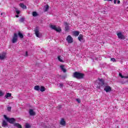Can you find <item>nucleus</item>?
<instances>
[{"label": "nucleus", "mask_w": 128, "mask_h": 128, "mask_svg": "<svg viewBox=\"0 0 128 128\" xmlns=\"http://www.w3.org/2000/svg\"><path fill=\"white\" fill-rule=\"evenodd\" d=\"M104 1H107V2H112V0H104Z\"/></svg>", "instance_id": "obj_38"}, {"label": "nucleus", "mask_w": 128, "mask_h": 128, "mask_svg": "<svg viewBox=\"0 0 128 128\" xmlns=\"http://www.w3.org/2000/svg\"><path fill=\"white\" fill-rule=\"evenodd\" d=\"M64 86V84H60V88H62V86Z\"/></svg>", "instance_id": "obj_35"}, {"label": "nucleus", "mask_w": 128, "mask_h": 128, "mask_svg": "<svg viewBox=\"0 0 128 128\" xmlns=\"http://www.w3.org/2000/svg\"><path fill=\"white\" fill-rule=\"evenodd\" d=\"M6 58V53L5 52H2L0 53V60H2Z\"/></svg>", "instance_id": "obj_9"}, {"label": "nucleus", "mask_w": 128, "mask_h": 128, "mask_svg": "<svg viewBox=\"0 0 128 128\" xmlns=\"http://www.w3.org/2000/svg\"><path fill=\"white\" fill-rule=\"evenodd\" d=\"M40 92H44V90H46V88H44V86H42L40 88Z\"/></svg>", "instance_id": "obj_24"}, {"label": "nucleus", "mask_w": 128, "mask_h": 128, "mask_svg": "<svg viewBox=\"0 0 128 128\" xmlns=\"http://www.w3.org/2000/svg\"><path fill=\"white\" fill-rule=\"evenodd\" d=\"M48 8H49L48 5L45 6L44 8V12H48Z\"/></svg>", "instance_id": "obj_18"}, {"label": "nucleus", "mask_w": 128, "mask_h": 128, "mask_svg": "<svg viewBox=\"0 0 128 128\" xmlns=\"http://www.w3.org/2000/svg\"><path fill=\"white\" fill-rule=\"evenodd\" d=\"M50 28H52V30H56L58 32H62V29L60 28V26L56 27V25H50Z\"/></svg>", "instance_id": "obj_3"}, {"label": "nucleus", "mask_w": 128, "mask_h": 128, "mask_svg": "<svg viewBox=\"0 0 128 128\" xmlns=\"http://www.w3.org/2000/svg\"><path fill=\"white\" fill-rule=\"evenodd\" d=\"M117 2L118 4H120V0H117Z\"/></svg>", "instance_id": "obj_37"}, {"label": "nucleus", "mask_w": 128, "mask_h": 128, "mask_svg": "<svg viewBox=\"0 0 128 128\" xmlns=\"http://www.w3.org/2000/svg\"><path fill=\"white\" fill-rule=\"evenodd\" d=\"M60 68H61V70L63 72H66V69L64 68V65H61L60 66Z\"/></svg>", "instance_id": "obj_14"}, {"label": "nucleus", "mask_w": 128, "mask_h": 128, "mask_svg": "<svg viewBox=\"0 0 128 128\" xmlns=\"http://www.w3.org/2000/svg\"><path fill=\"white\" fill-rule=\"evenodd\" d=\"M76 102H78V104H80V100L79 98H77V99H76Z\"/></svg>", "instance_id": "obj_33"}, {"label": "nucleus", "mask_w": 128, "mask_h": 128, "mask_svg": "<svg viewBox=\"0 0 128 128\" xmlns=\"http://www.w3.org/2000/svg\"><path fill=\"white\" fill-rule=\"evenodd\" d=\"M73 34H74V36H78V34H80V32L74 31V32H73Z\"/></svg>", "instance_id": "obj_20"}, {"label": "nucleus", "mask_w": 128, "mask_h": 128, "mask_svg": "<svg viewBox=\"0 0 128 128\" xmlns=\"http://www.w3.org/2000/svg\"><path fill=\"white\" fill-rule=\"evenodd\" d=\"M14 126L18 128H22V125H20L18 124H14Z\"/></svg>", "instance_id": "obj_25"}, {"label": "nucleus", "mask_w": 128, "mask_h": 128, "mask_svg": "<svg viewBox=\"0 0 128 128\" xmlns=\"http://www.w3.org/2000/svg\"><path fill=\"white\" fill-rule=\"evenodd\" d=\"M60 126H66V120L64 118H62L60 120Z\"/></svg>", "instance_id": "obj_10"}, {"label": "nucleus", "mask_w": 128, "mask_h": 128, "mask_svg": "<svg viewBox=\"0 0 128 128\" xmlns=\"http://www.w3.org/2000/svg\"><path fill=\"white\" fill-rule=\"evenodd\" d=\"M12 44H16V42H18V34H16V33L14 34L12 39Z\"/></svg>", "instance_id": "obj_6"}, {"label": "nucleus", "mask_w": 128, "mask_h": 128, "mask_svg": "<svg viewBox=\"0 0 128 128\" xmlns=\"http://www.w3.org/2000/svg\"><path fill=\"white\" fill-rule=\"evenodd\" d=\"M4 96V92L0 90V96Z\"/></svg>", "instance_id": "obj_31"}, {"label": "nucleus", "mask_w": 128, "mask_h": 128, "mask_svg": "<svg viewBox=\"0 0 128 128\" xmlns=\"http://www.w3.org/2000/svg\"><path fill=\"white\" fill-rule=\"evenodd\" d=\"M111 62H116V59L114 58H112L110 59Z\"/></svg>", "instance_id": "obj_32"}, {"label": "nucleus", "mask_w": 128, "mask_h": 128, "mask_svg": "<svg viewBox=\"0 0 128 128\" xmlns=\"http://www.w3.org/2000/svg\"><path fill=\"white\" fill-rule=\"evenodd\" d=\"M32 14L34 17L38 16V13L36 12H33L32 13Z\"/></svg>", "instance_id": "obj_26"}, {"label": "nucleus", "mask_w": 128, "mask_h": 128, "mask_svg": "<svg viewBox=\"0 0 128 128\" xmlns=\"http://www.w3.org/2000/svg\"><path fill=\"white\" fill-rule=\"evenodd\" d=\"M74 78H76L80 79L84 78V74L82 73H80L78 72H75L73 74Z\"/></svg>", "instance_id": "obj_1"}, {"label": "nucleus", "mask_w": 128, "mask_h": 128, "mask_svg": "<svg viewBox=\"0 0 128 128\" xmlns=\"http://www.w3.org/2000/svg\"><path fill=\"white\" fill-rule=\"evenodd\" d=\"M97 82L98 84V86H96L97 88H100L104 84V82L102 79H98V80H97Z\"/></svg>", "instance_id": "obj_2"}, {"label": "nucleus", "mask_w": 128, "mask_h": 128, "mask_svg": "<svg viewBox=\"0 0 128 128\" xmlns=\"http://www.w3.org/2000/svg\"><path fill=\"white\" fill-rule=\"evenodd\" d=\"M58 58L59 62H62V56H58Z\"/></svg>", "instance_id": "obj_28"}, {"label": "nucleus", "mask_w": 128, "mask_h": 128, "mask_svg": "<svg viewBox=\"0 0 128 128\" xmlns=\"http://www.w3.org/2000/svg\"><path fill=\"white\" fill-rule=\"evenodd\" d=\"M4 118L7 122H10V124H14L16 122V120L14 118H8L6 116V115H4Z\"/></svg>", "instance_id": "obj_4"}, {"label": "nucleus", "mask_w": 128, "mask_h": 128, "mask_svg": "<svg viewBox=\"0 0 128 128\" xmlns=\"http://www.w3.org/2000/svg\"><path fill=\"white\" fill-rule=\"evenodd\" d=\"M19 6L20 8H23V10H26V6L24 4V3H20L19 4Z\"/></svg>", "instance_id": "obj_16"}, {"label": "nucleus", "mask_w": 128, "mask_h": 128, "mask_svg": "<svg viewBox=\"0 0 128 128\" xmlns=\"http://www.w3.org/2000/svg\"><path fill=\"white\" fill-rule=\"evenodd\" d=\"M117 36H118V38L120 40H124V38H126L124 36V34H122V32H117Z\"/></svg>", "instance_id": "obj_7"}, {"label": "nucleus", "mask_w": 128, "mask_h": 128, "mask_svg": "<svg viewBox=\"0 0 128 128\" xmlns=\"http://www.w3.org/2000/svg\"><path fill=\"white\" fill-rule=\"evenodd\" d=\"M117 1H118V0H114V4H116Z\"/></svg>", "instance_id": "obj_36"}, {"label": "nucleus", "mask_w": 128, "mask_h": 128, "mask_svg": "<svg viewBox=\"0 0 128 128\" xmlns=\"http://www.w3.org/2000/svg\"><path fill=\"white\" fill-rule=\"evenodd\" d=\"M16 13L17 14V15L16 16V18H18V16H19L18 14H20V11L18 9H16Z\"/></svg>", "instance_id": "obj_21"}, {"label": "nucleus", "mask_w": 128, "mask_h": 128, "mask_svg": "<svg viewBox=\"0 0 128 128\" xmlns=\"http://www.w3.org/2000/svg\"><path fill=\"white\" fill-rule=\"evenodd\" d=\"M34 90H40V86H35L34 88Z\"/></svg>", "instance_id": "obj_22"}, {"label": "nucleus", "mask_w": 128, "mask_h": 128, "mask_svg": "<svg viewBox=\"0 0 128 128\" xmlns=\"http://www.w3.org/2000/svg\"><path fill=\"white\" fill-rule=\"evenodd\" d=\"M29 114L30 116H36V112H34V111L32 109H30L29 110Z\"/></svg>", "instance_id": "obj_15"}, {"label": "nucleus", "mask_w": 128, "mask_h": 128, "mask_svg": "<svg viewBox=\"0 0 128 128\" xmlns=\"http://www.w3.org/2000/svg\"><path fill=\"white\" fill-rule=\"evenodd\" d=\"M82 38H84V36L82 34H80L78 37V40H80V42H82Z\"/></svg>", "instance_id": "obj_17"}, {"label": "nucleus", "mask_w": 128, "mask_h": 128, "mask_svg": "<svg viewBox=\"0 0 128 128\" xmlns=\"http://www.w3.org/2000/svg\"><path fill=\"white\" fill-rule=\"evenodd\" d=\"M34 32L36 36H37V38H42V34L40 32V30H38V28L36 27L35 28Z\"/></svg>", "instance_id": "obj_5"}, {"label": "nucleus", "mask_w": 128, "mask_h": 128, "mask_svg": "<svg viewBox=\"0 0 128 128\" xmlns=\"http://www.w3.org/2000/svg\"><path fill=\"white\" fill-rule=\"evenodd\" d=\"M64 26H65V30L66 32H68L70 30V27L68 26L69 24L68 23L65 22L64 23Z\"/></svg>", "instance_id": "obj_12"}, {"label": "nucleus", "mask_w": 128, "mask_h": 128, "mask_svg": "<svg viewBox=\"0 0 128 128\" xmlns=\"http://www.w3.org/2000/svg\"><path fill=\"white\" fill-rule=\"evenodd\" d=\"M66 40H67L68 44L74 42V38H72V37L70 35L67 36Z\"/></svg>", "instance_id": "obj_8"}, {"label": "nucleus", "mask_w": 128, "mask_h": 128, "mask_svg": "<svg viewBox=\"0 0 128 128\" xmlns=\"http://www.w3.org/2000/svg\"><path fill=\"white\" fill-rule=\"evenodd\" d=\"M2 126L3 128H6L8 126V124L6 123V121L4 120Z\"/></svg>", "instance_id": "obj_19"}, {"label": "nucleus", "mask_w": 128, "mask_h": 128, "mask_svg": "<svg viewBox=\"0 0 128 128\" xmlns=\"http://www.w3.org/2000/svg\"><path fill=\"white\" fill-rule=\"evenodd\" d=\"M6 98H8V100H12V94L10 92H8L6 94L5 96Z\"/></svg>", "instance_id": "obj_13"}, {"label": "nucleus", "mask_w": 128, "mask_h": 128, "mask_svg": "<svg viewBox=\"0 0 128 128\" xmlns=\"http://www.w3.org/2000/svg\"><path fill=\"white\" fill-rule=\"evenodd\" d=\"M7 110H8V112H10V110H12V107L8 106V107L7 108Z\"/></svg>", "instance_id": "obj_30"}, {"label": "nucleus", "mask_w": 128, "mask_h": 128, "mask_svg": "<svg viewBox=\"0 0 128 128\" xmlns=\"http://www.w3.org/2000/svg\"><path fill=\"white\" fill-rule=\"evenodd\" d=\"M42 126H43V128H48V126L45 125L44 123H42Z\"/></svg>", "instance_id": "obj_34"}, {"label": "nucleus", "mask_w": 128, "mask_h": 128, "mask_svg": "<svg viewBox=\"0 0 128 128\" xmlns=\"http://www.w3.org/2000/svg\"><path fill=\"white\" fill-rule=\"evenodd\" d=\"M25 128H30V125L28 123H26L25 125Z\"/></svg>", "instance_id": "obj_27"}, {"label": "nucleus", "mask_w": 128, "mask_h": 128, "mask_svg": "<svg viewBox=\"0 0 128 128\" xmlns=\"http://www.w3.org/2000/svg\"><path fill=\"white\" fill-rule=\"evenodd\" d=\"M18 36L20 37V38H24V35H22V34L20 32H19L18 33Z\"/></svg>", "instance_id": "obj_23"}, {"label": "nucleus", "mask_w": 128, "mask_h": 128, "mask_svg": "<svg viewBox=\"0 0 128 128\" xmlns=\"http://www.w3.org/2000/svg\"><path fill=\"white\" fill-rule=\"evenodd\" d=\"M104 90H105L106 92H108L112 90V88L108 86H105Z\"/></svg>", "instance_id": "obj_11"}, {"label": "nucleus", "mask_w": 128, "mask_h": 128, "mask_svg": "<svg viewBox=\"0 0 128 128\" xmlns=\"http://www.w3.org/2000/svg\"><path fill=\"white\" fill-rule=\"evenodd\" d=\"M2 16V13L1 14Z\"/></svg>", "instance_id": "obj_39"}, {"label": "nucleus", "mask_w": 128, "mask_h": 128, "mask_svg": "<svg viewBox=\"0 0 128 128\" xmlns=\"http://www.w3.org/2000/svg\"><path fill=\"white\" fill-rule=\"evenodd\" d=\"M24 18H20V22H24Z\"/></svg>", "instance_id": "obj_29"}]
</instances>
